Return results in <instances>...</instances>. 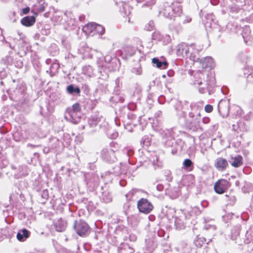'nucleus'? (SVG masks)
Returning <instances> with one entry per match:
<instances>
[{
	"label": "nucleus",
	"mask_w": 253,
	"mask_h": 253,
	"mask_svg": "<svg viewBox=\"0 0 253 253\" xmlns=\"http://www.w3.org/2000/svg\"><path fill=\"white\" fill-rule=\"evenodd\" d=\"M195 85L200 86L199 91L201 93H205L207 91L209 90V88L214 84V79L211 75L210 76L209 73L206 70L193 72V78L192 79Z\"/></svg>",
	"instance_id": "f257e3e1"
},
{
	"label": "nucleus",
	"mask_w": 253,
	"mask_h": 253,
	"mask_svg": "<svg viewBox=\"0 0 253 253\" xmlns=\"http://www.w3.org/2000/svg\"><path fill=\"white\" fill-rule=\"evenodd\" d=\"M182 13V9L181 4L172 2H165L161 5L159 10V15L165 18L173 19L175 17L180 16Z\"/></svg>",
	"instance_id": "f03ea898"
},
{
	"label": "nucleus",
	"mask_w": 253,
	"mask_h": 253,
	"mask_svg": "<svg viewBox=\"0 0 253 253\" xmlns=\"http://www.w3.org/2000/svg\"><path fill=\"white\" fill-rule=\"evenodd\" d=\"M82 30L86 35L89 36H93L96 34L102 35L105 31L103 27L95 23H88L84 25Z\"/></svg>",
	"instance_id": "7ed1b4c3"
},
{
	"label": "nucleus",
	"mask_w": 253,
	"mask_h": 253,
	"mask_svg": "<svg viewBox=\"0 0 253 253\" xmlns=\"http://www.w3.org/2000/svg\"><path fill=\"white\" fill-rule=\"evenodd\" d=\"M201 120V114L200 111L195 109H192V111L189 113V117L187 119V122L189 126L193 127H196L199 126Z\"/></svg>",
	"instance_id": "20e7f679"
},
{
	"label": "nucleus",
	"mask_w": 253,
	"mask_h": 253,
	"mask_svg": "<svg viewBox=\"0 0 253 253\" xmlns=\"http://www.w3.org/2000/svg\"><path fill=\"white\" fill-rule=\"evenodd\" d=\"M74 227L77 233L80 236H86L89 233V227L88 224L84 221H75Z\"/></svg>",
	"instance_id": "39448f33"
},
{
	"label": "nucleus",
	"mask_w": 253,
	"mask_h": 253,
	"mask_svg": "<svg viewBox=\"0 0 253 253\" xmlns=\"http://www.w3.org/2000/svg\"><path fill=\"white\" fill-rule=\"evenodd\" d=\"M202 50L201 48H198V46L195 44H191L189 45L187 58H188L193 62H199V52Z\"/></svg>",
	"instance_id": "423d86ee"
},
{
	"label": "nucleus",
	"mask_w": 253,
	"mask_h": 253,
	"mask_svg": "<svg viewBox=\"0 0 253 253\" xmlns=\"http://www.w3.org/2000/svg\"><path fill=\"white\" fill-rule=\"evenodd\" d=\"M230 186L229 181L226 179H219L215 182L214 185L215 192L219 194L224 193Z\"/></svg>",
	"instance_id": "0eeeda50"
},
{
	"label": "nucleus",
	"mask_w": 253,
	"mask_h": 253,
	"mask_svg": "<svg viewBox=\"0 0 253 253\" xmlns=\"http://www.w3.org/2000/svg\"><path fill=\"white\" fill-rule=\"evenodd\" d=\"M80 114L67 110L65 114V119L73 124H77L80 121Z\"/></svg>",
	"instance_id": "6e6552de"
},
{
	"label": "nucleus",
	"mask_w": 253,
	"mask_h": 253,
	"mask_svg": "<svg viewBox=\"0 0 253 253\" xmlns=\"http://www.w3.org/2000/svg\"><path fill=\"white\" fill-rule=\"evenodd\" d=\"M189 45L186 43H181L176 46V54L178 56L186 57L188 53V48Z\"/></svg>",
	"instance_id": "1a4fd4ad"
},
{
	"label": "nucleus",
	"mask_w": 253,
	"mask_h": 253,
	"mask_svg": "<svg viewBox=\"0 0 253 253\" xmlns=\"http://www.w3.org/2000/svg\"><path fill=\"white\" fill-rule=\"evenodd\" d=\"M218 110L219 113L223 118L227 117L229 111L228 103L226 101H220L218 105Z\"/></svg>",
	"instance_id": "9d476101"
},
{
	"label": "nucleus",
	"mask_w": 253,
	"mask_h": 253,
	"mask_svg": "<svg viewBox=\"0 0 253 253\" xmlns=\"http://www.w3.org/2000/svg\"><path fill=\"white\" fill-rule=\"evenodd\" d=\"M200 63L203 69H212L214 67L213 59L210 56H207L203 59H200Z\"/></svg>",
	"instance_id": "9b49d317"
},
{
	"label": "nucleus",
	"mask_w": 253,
	"mask_h": 253,
	"mask_svg": "<svg viewBox=\"0 0 253 253\" xmlns=\"http://www.w3.org/2000/svg\"><path fill=\"white\" fill-rule=\"evenodd\" d=\"M228 166V163L226 159L219 157L215 161L214 166L219 171L224 170Z\"/></svg>",
	"instance_id": "f8f14e48"
},
{
	"label": "nucleus",
	"mask_w": 253,
	"mask_h": 253,
	"mask_svg": "<svg viewBox=\"0 0 253 253\" xmlns=\"http://www.w3.org/2000/svg\"><path fill=\"white\" fill-rule=\"evenodd\" d=\"M145 250L147 253L152 252L157 247L155 238L153 236L149 239H145Z\"/></svg>",
	"instance_id": "ddd939ff"
},
{
	"label": "nucleus",
	"mask_w": 253,
	"mask_h": 253,
	"mask_svg": "<svg viewBox=\"0 0 253 253\" xmlns=\"http://www.w3.org/2000/svg\"><path fill=\"white\" fill-rule=\"evenodd\" d=\"M229 162L231 166L235 168L240 167L243 164V158L241 155H237L234 157H232Z\"/></svg>",
	"instance_id": "4468645a"
},
{
	"label": "nucleus",
	"mask_w": 253,
	"mask_h": 253,
	"mask_svg": "<svg viewBox=\"0 0 253 253\" xmlns=\"http://www.w3.org/2000/svg\"><path fill=\"white\" fill-rule=\"evenodd\" d=\"M101 154L102 157L108 161H114L115 159L114 152L112 150L103 149Z\"/></svg>",
	"instance_id": "2eb2a0df"
},
{
	"label": "nucleus",
	"mask_w": 253,
	"mask_h": 253,
	"mask_svg": "<svg viewBox=\"0 0 253 253\" xmlns=\"http://www.w3.org/2000/svg\"><path fill=\"white\" fill-rule=\"evenodd\" d=\"M35 21L34 16H26L21 20V23L25 26L30 27L35 23Z\"/></svg>",
	"instance_id": "dca6fc26"
},
{
	"label": "nucleus",
	"mask_w": 253,
	"mask_h": 253,
	"mask_svg": "<svg viewBox=\"0 0 253 253\" xmlns=\"http://www.w3.org/2000/svg\"><path fill=\"white\" fill-rule=\"evenodd\" d=\"M152 63L155 64L156 67L161 69H165L168 67V63L166 61H162L158 58L155 57L152 59Z\"/></svg>",
	"instance_id": "f3484780"
},
{
	"label": "nucleus",
	"mask_w": 253,
	"mask_h": 253,
	"mask_svg": "<svg viewBox=\"0 0 253 253\" xmlns=\"http://www.w3.org/2000/svg\"><path fill=\"white\" fill-rule=\"evenodd\" d=\"M29 236V232L25 229L20 230L17 234V238L19 241H25Z\"/></svg>",
	"instance_id": "a211bd4d"
},
{
	"label": "nucleus",
	"mask_w": 253,
	"mask_h": 253,
	"mask_svg": "<svg viewBox=\"0 0 253 253\" xmlns=\"http://www.w3.org/2000/svg\"><path fill=\"white\" fill-rule=\"evenodd\" d=\"M152 204L147 199L143 198V213L148 214L153 209Z\"/></svg>",
	"instance_id": "6ab92c4d"
},
{
	"label": "nucleus",
	"mask_w": 253,
	"mask_h": 253,
	"mask_svg": "<svg viewBox=\"0 0 253 253\" xmlns=\"http://www.w3.org/2000/svg\"><path fill=\"white\" fill-rule=\"evenodd\" d=\"M54 226L57 231L62 232L65 230L67 224L65 221L60 219L54 223Z\"/></svg>",
	"instance_id": "aec40b11"
},
{
	"label": "nucleus",
	"mask_w": 253,
	"mask_h": 253,
	"mask_svg": "<svg viewBox=\"0 0 253 253\" xmlns=\"http://www.w3.org/2000/svg\"><path fill=\"white\" fill-rule=\"evenodd\" d=\"M143 155L146 156V158L152 162L153 165H155L154 157L156 156L154 152H150L149 150H143Z\"/></svg>",
	"instance_id": "412c9836"
},
{
	"label": "nucleus",
	"mask_w": 253,
	"mask_h": 253,
	"mask_svg": "<svg viewBox=\"0 0 253 253\" xmlns=\"http://www.w3.org/2000/svg\"><path fill=\"white\" fill-rule=\"evenodd\" d=\"M242 37L245 42H247V40H250L251 36L250 27H246L244 28L242 31Z\"/></svg>",
	"instance_id": "4be33fe9"
},
{
	"label": "nucleus",
	"mask_w": 253,
	"mask_h": 253,
	"mask_svg": "<svg viewBox=\"0 0 253 253\" xmlns=\"http://www.w3.org/2000/svg\"><path fill=\"white\" fill-rule=\"evenodd\" d=\"M141 60H139L138 62L136 63L132 69V72L136 75H141L142 73L141 65L140 64Z\"/></svg>",
	"instance_id": "5701e85b"
},
{
	"label": "nucleus",
	"mask_w": 253,
	"mask_h": 253,
	"mask_svg": "<svg viewBox=\"0 0 253 253\" xmlns=\"http://www.w3.org/2000/svg\"><path fill=\"white\" fill-rule=\"evenodd\" d=\"M206 241V239L203 237H197L196 239L194 240V245L198 247H201Z\"/></svg>",
	"instance_id": "b1692460"
},
{
	"label": "nucleus",
	"mask_w": 253,
	"mask_h": 253,
	"mask_svg": "<svg viewBox=\"0 0 253 253\" xmlns=\"http://www.w3.org/2000/svg\"><path fill=\"white\" fill-rule=\"evenodd\" d=\"M240 231V225L235 226L231 231V238L235 240L236 238L239 235Z\"/></svg>",
	"instance_id": "393cba45"
},
{
	"label": "nucleus",
	"mask_w": 253,
	"mask_h": 253,
	"mask_svg": "<svg viewBox=\"0 0 253 253\" xmlns=\"http://www.w3.org/2000/svg\"><path fill=\"white\" fill-rule=\"evenodd\" d=\"M183 165L185 169L189 170H192L193 168V163L190 159H185L183 163Z\"/></svg>",
	"instance_id": "a878e982"
},
{
	"label": "nucleus",
	"mask_w": 253,
	"mask_h": 253,
	"mask_svg": "<svg viewBox=\"0 0 253 253\" xmlns=\"http://www.w3.org/2000/svg\"><path fill=\"white\" fill-rule=\"evenodd\" d=\"M133 250L127 245H124L119 250V253H133Z\"/></svg>",
	"instance_id": "bb28decb"
},
{
	"label": "nucleus",
	"mask_w": 253,
	"mask_h": 253,
	"mask_svg": "<svg viewBox=\"0 0 253 253\" xmlns=\"http://www.w3.org/2000/svg\"><path fill=\"white\" fill-rule=\"evenodd\" d=\"M67 90L69 94L75 93L78 94L80 92V88L78 87H75L73 85H69L67 87Z\"/></svg>",
	"instance_id": "cd10ccee"
},
{
	"label": "nucleus",
	"mask_w": 253,
	"mask_h": 253,
	"mask_svg": "<svg viewBox=\"0 0 253 253\" xmlns=\"http://www.w3.org/2000/svg\"><path fill=\"white\" fill-rule=\"evenodd\" d=\"M175 110L177 112V115L180 117L184 116L185 112L182 110V107L181 102H177L175 107Z\"/></svg>",
	"instance_id": "c85d7f7f"
},
{
	"label": "nucleus",
	"mask_w": 253,
	"mask_h": 253,
	"mask_svg": "<svg viewBox=\"0 0 253 253\" xmlns=\"http://www.w3.org/2000/svg\"><path fill=\"white\" fill-rule=\"evenodd\" d=\"M230 11L233 13H237L239 12L241 9L240 7L235 3H232L229 6Z\"/></svg>",
	"instance_id": "c756f323"
},
{
	"label": "nucleus",
	"mask_w": 253,
	"mask_h": 253,
	"mask_svg": "<svg viewBox=\"0 0 253 253\" xmlns=\"http://www.w3.org/2000/svg\"><path fill=\"white\" fill-rule=\"evenodd\" d=\"M175 225L176 229L181 230L184 228V224L183 221L178 218H176L175 219Z\"/></svg>",
	"instance_id": "7c9ffc66"
},
{
	"label": "nucleus",
	"mask_w": 253,
	"mask_h": 253,
	"mask_svg": "<svg viewBox=\"0 0 253 253\" xmlns=\"http://www.w3.org/2000/svg\"><path fill=\"white\" fill-rule=\"evenodd\" d=\"M67 110L73 111L80 114V106L79 104L76 103L72 106V108L68 109Z\"/></svg>",
	"instance_id": "2f4dec72"
},
{
	"label": "nucleus",
	"mask_w": 253,
	"mask_h": 253,
	"mask_svg": "<svg viewBox=\"0 0 253 253\" xmlns=\"http://www.w3.org/2000/svg\"><path fill=\"white\" fill-rule=\"evenodd\" d=\"M154 28V23L153 21H150L146 25L145 29L148 31H152Z\"/></svg>",
	"instance_id": "473e14b6"
},
{
	"label": "nucleus",
	"mask_w": 253,
	"mask_h": 253,
	"mask_svg": "<svg viewBox=\"0 0 253 253\" xmlns=\"http://www.w3.org/2000/svg\"><path fill=\"white\" fill-rule=\"evenodd\" d=\"M169 137H170V139L169 140H168L167 142H166V145L167 146H172L173 143V141H174L173 137H174V136L171 133H169Z\"/></svg>",
	"instance_id": "72a5a7b5"
},
{
	"label": "nucleus",
	"mask_w": 253,
	"mask_h": 253,
	"mask_svg": "<svg viewBox=\"0 0 253 253\" xmlns=\"http://www.w3.org/2000/svg\"><path fill=\"white\" fill-rule=\"evenodd\" d=\"M213 110V107L211 105H206L205 107V110L207 113H211Z\"/></svg>",
	"instance_id": "f704fd0d"
},
{
	"label": "nucleus",
	"mask_w": 253,
	"mask_h": 253,
	"mask_svg": "<svg viewBox=\"0 0 253 253\" xmlns=\"http://www.w3.org/2000/svg\"><path fill=\"white\" fill-rule=\"evenodd\" d=\"M155 0H147L146 3L144 4L143 5L146 6H151L155 3Z\"/></svg>",
	"instance_id": "c9c22d12"
},
{
	"label": "nucleus",
	"mask_w": 253,
	"mask_h": 253,
	"mask_svg": "<svg viewBox=\"0 0 253 253\" xmlns=\"http://www.w3.org/2000/svg\"><path fill=\"white\" fill-rule=\"evenodd\" d=\"M137 208L140 212H142V198L138 201Z\"/></svg>",
	"instance_id": "e433bc0d"
},
{
	"label": "nucleus",
	"mask_w": 253,
	"mask_h": 253,
	"mask_svg": "<svg viewBox=\"0 0 253 253\" xmlns=\"http://www.w3.org/2000/svg\"><path fill=\"white\" fill-rule=\"evenodd\" d=\"M192 21V18L188 16L185 17V19L183 21V24L190 23Z\"/></svg>",
	"instance_id": "4c0bfd02"
},
{
	"label": "nucleus",
	"mask_w": 253,
	"mask_h": 253,
	"mask_svg": "<svg viewBox=\"0 0 253 253\" xmlns=\"http://www.w3.org/2000/svg\"><path fill=\"white\" fill-rule=\"evenodd\" d=\"M164 42L166 43H168L170 42L171 41V38L170 37L169 35H166L164 37Z\"/></svg>",
	"instance_id": "58836bf2"
},
{
	"label": "nucleus",
	"mask_w": 253,
	"mask_h": 253,
	"mask_svg": "<svg viewBox=\"0 0 253 253\" xmlns=\"http://www.w3.org/2000/svg\"><path fill=\"white\" fill-rule=\"evenodd\" d=\"M247 80L253 83V73L249 74L247 77Z\"/></svg>",
	"instance_id": "ea45409f"
},
{
	"label": "nucleus",
	"mask_w": 253,
	"mask_h": 253,
	"mask_svg": "<svg viewBox=\"0 0 253 253\" xmlns=\"http://www.w3.org/2000/svg\"><path fill=\"white\" fill-rule=\"evenodd\" d=\"M166 180L168 181H170L172 180V177L170 176V172L169 171H168L167 172Z\"/></svg>",
	"instance_id": "a19ab883"
},
{
	"label": "nucleus",
	"mask_w": 253,
	"mask_h": 253,
	"mask_svg": "<svg viewBox=\"0 0 253 253\" xmlns=\"http://www.w3.org/2000/svg\"><path fill=\"white\" fill-rule=\"evenodd\" d=\"M210 119L208 117H204L202 119V122L203 123L207 124L210 122Z\"/></svg>",
	"instance_id": "79ce46f5"
},
{
	"label": "nucleus",
	"mask_w": 253,
	"mask_h": 253,
	"mask_svg": "<svg viewBox=\"0 0 253 253\" xmlns=\"http://www.w3.org/2000/svg\"><path fill=\"white\" fill-rule=\"evenodd\" d=\"M30 11V8L29 7L24 8L22 9V12L24 14H27Z\"/></svg>",
	"instance_id": "37998d69"
},
{
	"label": "nucleus",
	"mask_w": 253,
	"mask_h": 253,
	"mask_svg": "<svg viewBox=\"0 0 253 253\" xmlns=\"http://www.w3.org/2000/svg\"><path fill=\"white\" fill-rule=\"evenodd\" d=\"M157 189L159 191H162L164 189V186L162 184H158L157 186Z\"/></svg>",
	"instance_id": "c03bdc74"
},
{
	"label": "nucleus",
	"mask_w": 253,
	"mask_h": 253,
	"mask_svg": "<svg viewBox=\"0 0 253 253\" xmlns=\"http://www.w3.org/2000/svg\"><path fill=\"white\" fill-rule=\"evenodd\" d=\"M176 30L177 33L181 32L182 30V26L180 24H178L177 26L176 27Z\"/></svg>",
	"instance_id": "a18cd8bd"
},
{
	"label": "nucleus",
	"mask_w": 253,
	"mask_h": 253,
	"mask_svg": "<svg viewBox=\"0 0 253 253\" xmlns=\"http://www.w3.org/2000/svg\"><path fill=\"white\" fill-rule=\"evenodd\" d=\"M167 74L169 77H172L174 74V72L172 70H170L168 71Z\"/></svg>",
	"instance_id": "49530a36"
},
{
	"label": "nucleus",
	"mask_w": 253,
	"mask_h": 253,
	"mask_svg": "<svg viewBox=\"0 0 253 253\" xmlns=\"http://www.w3.org/2000/svg\"><path fill=\"white\" fill-rule=\"evenodd\" d=\"M211 3L212 5H216L219 2V0H210Z\"/></svg>",
	"instance_id": "de8ad7c7"
},
{
	"label": "nucleus",
	"mask_w": 253,
	"mask_h": 253,
	"mask_svg": "<svg viewBox=\"0 0 253 253\" xmlns=\"http://www.w3.org/2000/svg\"><path fill=\"white\" fill-rule=\"evenodd\" d=\"M230 200L231 201V202H230L229 204L231 205V204H233L234 203H235V202L236 200L235 197L234 196H232L230 197Z\"/></svg>",
	"instance_id": "09e8293b"
},
{
	"label": "nucleus",
	"mask_w": 253,
	"mask_h": 253,
	"mask_svg": "<svg viewBox=\"0 0 253 253\" xmlns=\"http://www.w3.org/2000/svg\"><path fill=\"white\" fill-rule=\"evenodd\" d=\"M146 218H148L150 221H154L155 218V217L153 215H150L149 216H147Z\"/></svg>",
	"instance_id": "8fccbe9b"
},
{
	"label": "nucleus",
	"mask_w": 253,
	"mask_h": 253,
	"mask_svg": "<svg viewBox=\"0 0 253 253\" xmlns=\"http://www.w3.org/2000/svg\"><path fill=\"white\" fill-rule=\"evenodd\" d=\"M162 114V112L161 111H158L155 114V117L157 118L159 117Z\"/></svg>",
	"instance_id": "3c124183"
},
{
	"label": "nucleus",
	"mask_w": 253,
	"mask_h": 253,
	"mask_svg": "<svg viewBox=\"0 0 253 253\" xmlns=\"http://www.w3.org/2000/svg\"><path fill=\"white\" fill-rule=\"evenodd\" d=\"M175 1H173L174 3H177L178 4H180V3L182 2L183 0H175Z\"/></svg>",
	"instance_id": "603ef678"
},
{
	"label": "nucleus",
	"mask_w": 253,
	"mask_h": 253,
	"mask_svg": "<svg viewBox=\"0 0 253 253\" xmlns=\"http://www.w3.org/2000/svg\"><path fill=\"white\" fill-rule=\"evenodd\" d=\"M232 129L235 131H236L237 130L236 126L235 125H232Z\"/></svg>",
	"instance_id": "864d4df0"
},
{
	"label": "nucleus",
	"mask_w": 253,
	"mask_h": 253,
	"mask_svg": "<svg viewBox=\"0 0 253 253\" xmlns=\"http://www.w3.org/2000/svg\"><path fill=\"white\" fill-rule=\"evenodd\" d=\"M176 152H177L176 150H175V149H172V150H171V153H172V154H175V153H176Z\"/></svg>",
	"instance_id": "5fc2aeb1"
},
{
	"label": "nucleus",
	"mask_w": 253,
	"mask_h": 253,
	"mask_svg": "<svg viewBox=\"0 0 253 253\" xmlns=\"http://www.w3.org/2000/svg\"><path fill=\"white\" fill-rule=\"evenodd\" d=\"M48 149L47 148H45L44 149H43V151L44 153H47L48 152Z\"/></svg>",
	"instance_id": "6e6d98bb"
},
{
	"label": "nucleus",
	"mask_w": 253,
	"mask_h": 253,
	"mask_svg": "<svg viewBox=\"0 0 253 253\" xmlns=\"http://www.w3.org/2000/svg\"><path fill=\"white\" fill-rule=\"evenodd\" d=\"M222 30H223L222 28H218V31L219 33H221Z\"/></svg>",
	"instance_id": "4d7b16f0"
},
{
	"label": "nucleus",
	"mask_w": 253,
	"mask_h": 253,
	"mask_svg": "<svg viewBox=\"0 0 253 253\" xmlns=\"http://www.w3.org/2000/svg\"><path fill=\"white\" fill-rule=\"evenodd\" d=\"M148 101H149V102H148V103H149L151 104V103L152 102V100H151V99H149L148 100Z\"/></svg>",
	"instance_id": "13d9d810"
},
{
	"label": "nucleus",
	"mask_w": 253,
	"mask_h": 253,
	"mask_svg": "<svg viewBox=\"0 0 253 253\" xmlns=\"http://www.w3.org/2000/svg\"><path fill=\"white\" fill-rule=\"evenodd\" d=\"M162 77L163 78H165L166 77V75L165 74H164V75H162Z\"/></svg>",
	"instance_id": "bf43d9fd"
},
{
	"label": "nucleus",
	"mask_w": 253,
	"mask_h": 253,
	"mask_svg": "<svg viewBox=\"0 0 253 253\" xmlns=\"http://www.w3.org/2000/svg\"><path fill=\"white\" fill-rule=\"evenodd\" d=\"M202 10H200V14H200V16H202Z\"/></svg>",
	"instance_id": "052dcab7"
},
{
	"label": "nucleus",
	"mask_w": 253,
	"mask_h": 253,
	"mask_svg": "<svg viewBox=\"0 0 253 253\" xmlns=\"http://www.w3.org/2000/svg\"><path fill=\"white\" fill-rule=\"evenodd\" d=\"M220 37H221V35H220V34H219V35H218V38H220Z\"/></svg>",
	"instance_id": "680f3d73"
},
{
	"label": "nucleus",
	"mask_w": 253,
	"mask_h": 253,
	"mask_svg": "<svg viewBox=\"0 0 253 253\" xmlns=\"http://www.w3.org/2000/svg\"><path fill=\"white\" fill-rule=\"evenodd\" d=\"M225 196H226L227 198H228V196H227V195H225Z\"/></svg>",
	"instance_id": "e2e57ef3"
}]
</instances>
